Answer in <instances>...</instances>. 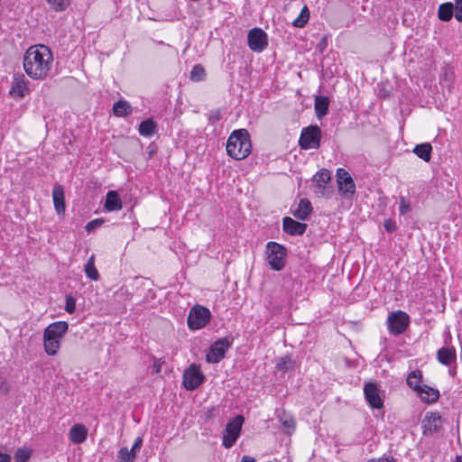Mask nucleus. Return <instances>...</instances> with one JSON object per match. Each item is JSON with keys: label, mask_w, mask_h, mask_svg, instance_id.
Masks as SVG:
<instances>
[{"label": "nucleus", "mask_w": 462, "mask_h": 462, "mask_svg": "<svg viewBox=\"0 0 462 462\" xmlns=\"http://www.w3.org/2000/svg\"><path fill=\"white\" fill-rule=\"evenodd\" d=\"M51 50L44 44L29 47L23 54V67L26 75L33 80L46 79L53 67Z\"/></svg>", "instance_id": "nucleus-1"}, {"label": "nucleus", "mask_w": 462, "mask_h": 462, "mask_svg": "<svg viewBox=\"0 0 462 462\" xmlns=\"http://www.w3.org/2000/svg\"><path fill=\"white\" fill-rule=\"evenodd\" d=\"M226 153L235 160L245 159L252 151L251 137L246 129L234 130L226 142Z\"/></svg>", "instance_id": "nucleus-2"}, {"label": "nucleus", "mask_w": 462, "mask_h": 462, "mask_svg": "<svg viewBox=\"0 0 462 462\" xmlns=\"http://www.w3.org/2000/svg\"><path fill=\"white\" fill-rule=\"evenodd\" d=\"M69 330L66 321H55L48 325L43 331V348L50 356H56L60 347L62 338Z\"/></svg>", "instance_id": "nucleus-3"}, {"label": "nucleus", "mask_w": 462, "mask_h": 462, "mask_svg": "<svg viewBox=\"0 0 462 462\" xmlns=\"http://www.w3.org/2000/svg\"><path fill=\"white\" fill-rule=\"evenodd\" d=\"M287 250L277 242H268L266 245V258L272 270L281 271L286 263Z\"/></svg>", "instance_id": "nucleus-4"}, {"label": "nucleus", "mask_w": 462, "mask_h": 462, "mask_svg": "<svg viewBox=\"0 0 462 462\" xmlns=\"http://www.w3.org/2000/svg\"><path fill=\"white\" fill-rule=\"evenodd\" d=\"M210 310L199 304L194 305L189 312L187 323L191 330H199L205 328L211 319Z\"/></svg>", "instance_id": "nucleus-5"}, {"label": "nucleus", "mask_w": 462, "mask_h": 462, "mask_svg": "<svg viewBox=\"0 0 462 462\" xmlns=\"http://www.w3.org/2000/svg\"><path fill=\"white\" fill-rule=\"evenodd\" d=\"M321 137V129L317 125L303 127L299 139V146L302 150L318 149L320 146Z\"/></svg>", "instance_id": "nucleus-6"}, {"label": "nucleus", "mask_w": 462, "mask_h": 462, "mask_svg": "<svg viewBox=\"0 0 462 462\" xmlns=\"http://www.w3.org/2000/svg\"><path fill=\"white\" fill-rule=\"evenodd\" d=\"M387 329L391 335L399 336L410 326V316L403 310H395L386 319Z\"/></svg>", "instance_id": "nucleus-7"}, {"label": "nucleus", "mask_w": 462, "mask_h": 462, "mask_svg": "<svg viewBox=\"0 0 462 462\" xmlns=\"http://www.w3.org/2000/svg\"><path fill=\"white\" fill-rule=\"evenodd\" d=\"M205 381V375L200 365L191 364L184 370L182 374V385L186 390L193 391L199 388Z\"/></svg>", "instance_id": "nucleus-8"}, {"label": "nucleus", "mask_w": 462, "mask_h": 462, "mask_svg": "<svg viewBox=\"0 0 462 462\" xmlns=\"http://www.w3.org/2000/svg\"><path fill=\"white\" fill-rule=\"evenodd\" d=\"M336 178L338 193L345 199H352L356 193V183L350 173L344 168H338Z\"/></svg>", "instance_id": "nucleus-9"}, {"label": "nucleus", "mask_w": 462, "mask_h": 462, "mask_svg": "<svg viewBox=\"0 0 462 462\" xmlns=\"http://www.w3.org/2000/svg\"><path fill=\"white\" fill-rule=\"evenodd\" d=\"M233 340L229 337L217 339L206 354V361L208 364H217L226 356V351L231 347Z\"/></svg>", "instance_id": "nucleus-10"}, {"label": "nucleus", "mask_w": 462, "mask_h": 462, "mask_svg": "<svg viewBox=\"0 0 462 462\" xmlns=\"http://www.w3.org/2000/svg\"><path fill=\"white\" fill-rule=\"evenodd\" d=\"M244 422V417L237 415L230 420L223 433V446L226 448H230L237 440L240 436L242 425Z\"/></svg>", "instance_id": "nucleus-11"}, {"label": "nucleus", "mask_w": 462, "mask_h": 462, "mask_svg": "<svg viewBox=\"0 0 462 462\" xmlns=\"http://www.w3.org/2000/svg\"><path fill=\"white\" fill-rule=\"evenodd\" d=\"M29 80L23 73H15L13 76L9 95L14 99H22L30 93Z\"/></svg>", "instance_id": "nucleus-12"}, {"label": "nucleus", "mask_w": 462, "mask_h": 462, "mask_svg": "<svg viewBox=\"0 0 462 462\" xmlns=\"http://www.w3.org/2000/svg\"><path fill=\"white\" fill-rule=\"evenodd\" d=\"M247 42L251 51L261 52L268 45L267 33L261 28L251 29L247 35Z\"/></svg>", "instance_id": "nucleus-13"}, {"label": "nucleus", "mask_w": 462, "mask_h": 462, "mask_svg": "<svg viewBox=\"0 0 462 462\" xmlns=\"http://www.w3.org/2000/svg\"><path fill=\"white\" fill-rule=\"evenodd\" d=\"M364 395L367 403L374 409H382L383 400L380 396L378 386L372 382L366 383L364 386Z\"/></svg>", "instance_id": "nucleus-14"}, {"label": "nucleus", "mask_w": 462, "mask_h": 462, "mask_svg": "<svg viewBox=\"0 0 462 462\" xmlns=\"http://www.w3.org/2000/svg\"><path fill=\"white\" fill-rule=\"evenodd\" d=\"M283 231L290 236H301L307 229V224L298 222L290 217L282 219Z\"/></svg>", "instance_id": "nucleus-15"}, {"label": "nucleus", "mask_w": 462, "mask_h": 462, "mask_svg": "<svg viewBox=\"0 0 462 462\" xmlns=\"http://www.w3.org/2000/svg\"><path fill=\"white\" fill-rule=\"evenodd\" d=\"M52 199L54 208L58 215H64L66 210L64 188L60 184H56L52 189Z\"/></svg>", "instance_id": "nucleus-16"}, {"label": "nucleus", "mask_w": 462, "mask_h": 462, "mask_svg": "<svg viewBox=\"0 0 462 462\" xmlns=\"http://www.w3.org/2000/svg\"><path fill=\"white\" fill-rule=\"evenodd\" d=\"M437 360L443 365L449 366L457 361V351L454 346H443L437 352Z\"/></svg>", "instance_id": "nucleus-17"}, {"label": "nucleus", "mask_w": 462, "mask_h": 462, "mask_svg": "<svg viewBox=\"0 0 462 462\" xmlns=\"http://www.w3.org/2000/svg\"><path fill=\"white\" fill-rule=\"evenodd\" d=\"M87 438L88 429L81 423L73 425L69 431V439L73 444H81Z\"/></svg>", "instance_id": "nucleus-18"}, {"label": "nucleus", "mask_w": 462, "mask_h": 462, "mask_svg": "<svg viewBox=\"0 0 462 462\" xmlns=\"http://www.w3.org/2000/svg\"><path fill=\"white\" fill-rule=\"evenodd\" d=\"M417 393L421 399V401L426 403L436 402L439 398V390L430 387L426 384H423L421 388L417 392Z\"/></svg>", "instance_id": "nucleus-19"}, {"label": "nucleus", "mask_w": 462, "mask_h": 462, "mask_svg": "<svg viewBox=\"0 0 462 462\" xmlns=\"http://www.w3.org/2000/svg\"><path fill=\"white\" fill-rule=\"evenodd\" d=\"M441 425V417L438 412L426 414L423 420L424 431H438Z\"/></svg>", "instance_id": "nucleus-20"}, {"label": "nucleus", "mask_w": 462, "mask_h": 462, "mask_svg": "<svg viewBox=\"0 0 462 462\" xmlns=\"http://www.w3.org/2000/svg\"><path fill=\"white\" fill-rule=\"evenodd\" d=\"M123 204L118 193L115 190H109L106 196L105 208L111 211L122 209Z\"/></svg>", "instance_id": "nucleus-21"}, {"label": "nucleus", "mask_w": 462, "mask_h": 462, "mask_svg": "<svg viewBox=\"0 0 462 462\" xmlns=\"http://www.w3.org/2000/svg\"><path fill=\"white\" fill-rule=\"evenodd\" d=\"M312 212V206L308 199H301L297 208L293 211V216L300 220H305Z\"/></svg>", "instance_id": "nucleus-22"}, {"label": "nucleus", "mask_w": 462, "mask_h": 462, "mask_svg": "<svg viewBox=\"0 0 462 462\" xmlns=\"http://www.w3.org/2000/svg\"><path fill=\"white\" fill-rule=\"evenodd\" d=\"M133 113V107L126 100H118L113 105V114L116 117H125Z\"/></svg>", "instance_id": "nucleus-23"}, {"label": "nucleus", "mask_w": 462, "mask_h": 462, "mask_svg": "<svg viewBox=\"0 0 462 462\" xmlns=\"http://www.w3.org/2000/svg\"><path fill=\"white\" fill-rule=\"evenodd\" d=\"M329 100L327 97L317 96L315 97L314 109L316 116L319 118L323 117L328 114Z\"/></svg>", "instance_id": "nucleus-24"}, {"label": "nucleus", "mask_w": 462, "mask_h": 462, "mask_svg": "<svg viewBox=\"0 0 462 462\" xmlns=\"http://www.w3.org/2000/svg\"><path fill=\"white\" fill-rule=\"evenodd\" d=\"M406 383L410 388L417 393L423 385L422 372L420 370L411 372L407 376Z\"/></svg>", "instance_id": "nucleus-25"}, {"label": "nucleus", "mask_w": 462, "mask_h": 462, "mask_svg": "<svg viewBox=\"0 0 462 462\" xmlns=\"http://www.w3.org/2000/svg\"><path fill=\"white\" fill-rule=\"evenodd\" d=\"M156 129V123L152 118H148L139 125L138 132L142 136L150 137L155 134Z\"/></svg>", "instance_id": "nucleus-26"}, {"label": "nucleus", "mask_w": 462, "mask_h": 462, "mask_svg": "<svg viewBox=\"0 0 462 462\" xmlns=\"http://www.w3.org/2000/svg\"><path fill=\"white\" fill-rule=\"evenodd\" d=\"M432 146L430 143L417 144L413 148V152L424 162H430L431 158Z\"/></svg>", "instance_id": "nucleus-27"}, {"label": "nucleus", "mask_w": 462, "mask_h": 462, "mask_svg": "<svg viewBox=\"0 0 462 462\" xmlns=\"http://www.w3.org/2000/svg\"><path fill=\"white\" fill-rule=\"evenodd\" d=\"M95 254H91L84 266V272L87 277L91 281H98L100 278L99 273L95 265Z\"/></svg>", "instance_id": "nucleus-28"}, {"label": "nucleus", "mask_w": 462, "mask_h": 462, "mask_svg": "<svg viewBox=\"0 0 462 462\" xmlns=\"http://www.w3.org/2000/svg\"><path fill=\"white\" fill-rule=\"evenodd\" d=\"M454 6L450 2L443 3L439 6L438 18L443 22H448L453 16Z\"/></svg>", "instance_id": "nucleus-29"}, {"label": "nucleus", "mask_w": 462, "mask_h": 462, "mask_svg": "<svg viewBox=\"0 0 462 462\" xmlns=\"http://www.w3.org/2000/svg\"><path fill=\"white\" fill-rule=\"evenodd\" d=\"M295 364V361L292 360L290 356H283L277 360L275 368L282 373H285L293 369Z\"/></svg>", "instance_id": "nucleus-30"}, {"label": "nucleus", "mask_w": 462, "mask_h": 462, "mask_svg": "<svg viewBox=\"0 0 462 462\" xmlns=\"http://www.w3.org/2000/svg\"><path fill=\"white\" fill-rule=\"evenodd\" d=\"M310 10L307 5H303L300 14L296 19L292 21V25L296 28H303L308 23L310 20Z\"/></svg>", "instance_id": "nucleus-31"}, {"label": "nucleus", "mask_w": 462, "mask_h": 462, "mask_svg": "<svg viewBox=\"0 0 462 462\" xmlns=\"http://www.w3.org/2000/svg\"><path fill=\"white\" fill-rule=\"evenodd\" d=\"M279 420L282 425L287 429L285 431L286 434L291 435L295 430L296 420L291 415L283 413L280 416Z\"/></svg>", "instance_id": "nucleus-32"}, {"label": "nucleus", "mask_w": 462, "mask_h": 462, "mask_svg": "<svg viewBox=\"0 0 462 462\" xmlns=\"http://www.w3.org/2000/svg\"><path fill=\"white\" fill-rule=\"evenodd\" d=\"M190 80L194 82L202 81L206 78V70L201 64L193 66L190 71Z\"/></svg>", "instance_id": "nucleus-33"}, {"label": "nucleus", "mask_w": 462, "mask_h": 462, "mask_svg": "<svg viewBox=\"0 0 462 462\" xmlns=\"http://www.w3.org/2000/svg\"><path fill=\"white\" fill-rule=\"evenodd\" d=\"M330 172L326 169L320 170L315 175V180L319 188H325V185L328 184L330 181Z\"/></svg>", "instance_id": "nucleus-34"}, {"label": "nucleus", "mask_w": 462, "mask_h": 462, "mask_svg": "<svg viewBox=\"0 0 462 462\" xmlns=\"http://www.w3.org/2000/svg\"><path fill=\"white\" fill-rule=\"evenodd\" d=\"M135 457V452L130 451L126 447L121 448L118 451L119 462H134Z\"/></svg>", "instance_id": "nucleus-35"}, {"label": "nucleus", "mask_w": 462, "mask_h": 462, "mask_svg": "<svg viewBox=\"0 0 462 462\" xmlns=\"http://www.w3.org/2000/svg\"><path fill=\"white\" fill-rule=\"evenodd\" d=\"M47 2L55 12L64 11L69 5V0H47Z\"/></svg>", "instance_id": "nucleus-36"}, {"label": "nucleus", "mask_w": 462, "mask_h": 462, "mask_svg": "<svg viewBox=\"0 0 462 462\" xmlns=\"http://www.w3.org/2000/svg\"><path fill=\"white\" fill-rule=\"evenodd\" d=\"M32 451L28 448H18L14 453V462H27Z\"/></svg>", "instance_id": "nucleus-37"}, {"label": "nucleus", "mask_w": 462, "mask_h": 462, "mask_svg": "<svg viewBox=\"0 0 462 462\" xmlns=\"http://www.w3.org/2000/svg\"><path fill=\"white\" fill-rule=\"evenodd\" d=\"M65 310L69 314L74 313L76 310V300L72 295L66 296Z\"/></svg>", "instance_id": "nucleus-38"}, {"label": "nucleus", "mask_w": 462, "mask_h": 462, "mask_svg": "<svg viewBox=\"0 0 462 462\" xmlns=\"http://www.w3.org/2000/svg\"><path fill=\"white\" fill-rule=\"evenodd\" d=\"M410 210H411L410 201L407 199H405L404 197H402L400 199V203H399L400 214L404 215V214L408 213Z\"/></svg>", "instance_id": "nucleus-39"}, {"label": "nucleus", "mask_w": 462, "mask_h": 462, "mask_svg": "<svg viewBox=\"0 0 462 462\" xmlns=\"http://www.w3.org/2000/svg\"><path fill=\"white\" fill-rule=\"evenodd\" d=\"M102 223H103V220H101V219H94L86 225V230L88 232H90Z\"/></svg>", "instance_id": "nucleus-40"}, {"label": "nucleus", "mask_w": 462, "mask_h": 462, "mask_svg": "<svg viewBox=\"0 0 462 462\" xmlns=\"http://www.w3.org/2000/svg\"><path fill=\"white\" fill-rule=\"evenodd\" d=\"M383 226L387 232H393L396 229L395 222L391 219H386L383 223Z\"/></svg>", "instance_id": "nucleus-41"}, {"label": "nucleus", "mask_w": 462, "mask_h": 462, "mask_svg": "<svg viewBox=\"0 0 462 462\" xmlns=\"http://www.w3.org/2000/svg\"><path fill=\"white\" fill-rule=\"evenodd\" d=\"M142 444H143V440H142V439H141V438H139V437H138V438H136V439H134V444H133V447H132V448H131V449H129V450L136 453V451H137V450H139V449L141 448Z\"/></svg>", "instance_id": "nucleus-42"}, {"label": "nucleus", "mask_w": 462, "mask_h": 462, "mask_svg": "<svg viewBox=\"0 0 462 462\" xmlns=\"http://www.w3.org/2000/svg\"><path fill=\"white\" fill-rule=\"evenodd\" d=\"M377 462H396V460L392 456H383L377 458Z\"/></svg>", "instance_id": "nucleus-43"}, {"label": "nucleus", "mask_w": 462, "mask_h": 462, "mask_svg": "<svg viewBox=\"0 0 462 462\" xmlns=\"http://www.w3.org/2000/svg\"><path fill=\"white\" fill-rule=\"evenodd\" d=\"M455 18H456L458 22H462V6H461V7H457V8H456Z\"/></svg>", "instance_id": "nucleus-44"}, {"label": "nucleus", "mask_w": 462, "mask_h": 462, "mask_svg": "<svg viewBox=\"0 0 462 462\" xmlns=\"http://www.w3.org/2000/svg\"><path fill=\"white\" fill-rule=\"evenodd\" d=\"M0 462H11V457L8 454L0 452Z\"/></svg>", "instance_id": "nucleus-45"}, {"label": "nucleus", "mask_w": 462, "mask_h": 462, "mask_svg": "<svg viewBox=\"0 0 462 462\" xmlns=\"http://www.w3.org/2000/svg\"><path fill=\"white\" fill-rule=\"evenodd\" d=\"M240 462H255V459L250 456H244Z\"/></svg>", "instance_id": "nucleus-46"}, {"label": "nucleus", "mask_w": 462, "mask_h": 462, "mask_svg": "<svg viewBox=\"0 0 462 462\" xmlns=\"http://www.w3.org/2000/svg\"><path fill=\"white\" fill-rule=\"evenodd\" d=\"M0 389L4 391L5 393H8L10 386L7 383H4L1 384Z\"/></svg>", "instance_id": "nucleus-47"}, {"label": "nucleus", "mask_w": 462, "mask_h": 462, "mask_svg": "<svg viewBox=\"0 0 462 462\" xmlns=\"http://www.w3.org/2000/svg\"><path fill=\"white\" fill-rule=\"evenodd\" d=\"M327 36L324 35L321 39L320 46H322V48H325L327 46Z\"/></svg>", "instance_id": "nucleus-48"}, {"label": "nucleus", "mask_w": 462, "mask_h": 462, "mask_svg": "<svg viewBox=\"0 0 462 462\" xmlns=\"http://www.w3.org/2000/svg\"><path fill=\"white\" fill-rule=\"evenodd\" d=\"M153 368H154L156 373H160V371H161V365L155 363L154 365H153Z\"/></svg>", "instance_id": "nucleus-49"}, {"label": "nucleus", "mask_w": 462, "mask_h": 462, "mask_svg": "<svg viewBox=\"0 0 462 462\" xmlns=\"http://www.w3.org/2000/svg\"><path fill=\"white\" fill-rule=\"evenodd\" d=\"M457 7H462V0H455Z\"/></svg>", "instance_id": "nucleus-50"}, {"label": "nucleus", "mask_w": 462, "mask_h": 462, "mask_svg": "<svg viewBox=\"0 0 462 462\" xmlns=\"http://www.w3.org/2000/svg\"><path fill=\"white\" fill-rule=\"evenodd\" d=\"M455 462H462V456H457Z\"/></svg>", "instance_id": "nucleus-51"}, {"label": "nucleus", "mask_w": 462, "mask_h": 462, "mask_svg": "<svg viewBox=\"0 0 462 462\" xmlns=\"http://www.w3.org/2000/svg\"><path fill=\"white\" fill-rule=\"evenodd\" d=\"M366 462H377V458H371L367 460Z\"/></svg>", "instance_id": "nucleus-52"}]
</instances>
